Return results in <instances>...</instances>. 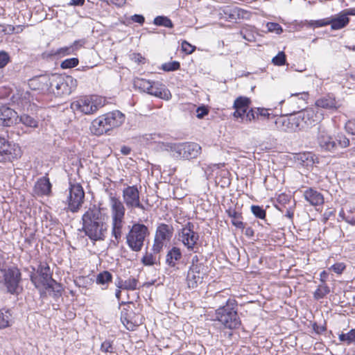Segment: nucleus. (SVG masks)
I'll return each mask as SVG.
<instances>
[{
	"label": "nucleus",
	"instance_id": "1",
	"mask_svg": "<svg viewBox=\"0 0 355 355\" xmlns=\"http://www.w3.org/2000/svg\"><path fill=\"white\" fill-rule=\"evenodd\" d=\"M108 216L96 205L90 207L83 215L82 230L93 242L104 241L108 228Z\"/></svg>",
	"mask_w": 355,
	"mask_h": 355
},
{
	"label": "nucleus",
	"instance_id": "2",
	"mask_svg": "<svg viewBox=\"0 0 355 355\" xmlns=\"http://www.w3.org/2000/svg\"><path fill=\"white\" fill-rule=\"evenodd\" d=\"M41 89L57 96L69 95L77 87V80L71 76L58 73L38 78Z\"/></svg>",
	"mask_w": 355,
	"mask_h": 355
},
{
	"label": "nucleus",
	"instance_id": "3",
	"mask_svg": "<svg viewBox=\"0 0 355 355\" xmlns=\"http://www.w3.org/2000/svg\"><path fill=\"white\" fill-rule=\"evenodd\" d=\"M238 303L234 299L229 298L225 304L220 306L215 312L216 320L225 328L237 329L241 325V320L237 312Z\"/></svg>",
	"mask_w": 355,
	"mask_h": 355
},
{
	"label": "nucleus",
	"instance_id": "4",
	"mask_svg": "<svg viewBox=\"0 0 355 355\" xmlns=\"http://www.w3.org/2000/svg\"><path fill=\"white\" fill-rule=\"evenodd\" d=\"M318 141L322 150L330 152H335L339 148H344L349 146V139L345 135L338 134L336 137L334 138L320 126L319 127Z\"/></svg>",
	"mask_w": 355,
	"mask_h": 355
},
{
	"label": "nucleus",
	"instance_id": "5",
	"mask_svg": "<svg viewBox=\"0 0 355 355\" xmlns=\"http://www.w3.org/2000/svg\"><path fill=\"white\" fill-rule=\"evenodd\" d=\"M322 117V114L318 110V108H309L298 112L293 115V123H295V128L297 130L311 128L320 123Z\"/></svg>",
	"mask_w": 355,
	"mask_h": 355
},
{
	"label": "nucleus",
	"instance_id": "6",
	"mask_svg": "<svg viewBox=\"0 0 355 355\" xmlns=\"http://www.w3.org/2000/svg\"><path fill=\"white\" fill-rule=\"evenodd\" d=\"M126 235V243L134 252H139L144 245L145 238L149 234L148 227L141 223H134Z\"/></svg>",
	"mask_w": 355,
	"mask_h": 355
},
{
	"label": "nucleus",
	"instance_id": "7",
	"mask_svg": "<svg viewBox=\"0 0 355 355\" xmlns=\"http://www.w3.org/2000/svg\"><path fill=\"white\" fill-rule=\"evenodd\" d=\"M103 106V101L98 96H84L71 103V108L74 112L85 114H92Z\"/></svg>",
	"mask_w": 355,
	"mask_h": 355
},
{
	"label": "nucleus",
	"instance_id": "8",
	"mask_svg": "<svg viewBox=\"0 0 355 355\" xmlns=\"http://www.w3.org/2000/svg\"><path fill=\"white\" fill-rule=\"evenodd\" d=\"M123 203L128 209L132 211L139 209L143 211L146 207L140 200V191L137 185L127 186L122 191Z\"/></svg>",
	"mask_w": 355,
	"mask_h": 355
},
{
	"label": "nucleus",
	"instance_id": "9",
	"mask_svg": "<svg viewBox=\"0 0 355 355\" xmlns=\"http://www.w3.org/2000/svg\"><path fill=\"white\" fill-rule=\"evenodd\" d=\"M20 157L19 146L0 136V162H12Z\"/></svg>",
	"mask_w": 355,
	"mask_h": 355
},
{
	"label": "nucleus",
	"instance_id": "10",
	"mask_svg": "<svg viewBox=\"0 0 355 355\" xmlns=\"http://www.w3.org/2000/svg\"><path fill=\"white\" fill-rule=\"evenodd\" d=\"M85 192L80 184H70L67 197V209L72 213L78 212L84 202Z\"/></svg>",
	"mask_w": 355,
	"mask_h": 355
},
{
	"label": "nucleus",
	"instance_id": "11",
	"mask_svg": "<svg viewBox=\"0 0 355 355\" xmlns=\"http://www.w3.org/2000/svg\"><path fill=\"white\" fill-rule=\"evenodd\" d=\"M174 148L175 153L172 154V156L176 159H194L197 157L201 152L200 146L193 142L176 144Z\"/></svg>",
	"mask_w": 355,
	"mask_h": 355
},
{
	"label": "nucleus",
	"instance_id": "12",
	"mask_svg": "<svg viewBox=\"0 0 355 355\" xmlns=\"http://www.w3.org/2000/svg\"><path fill=\"white\" fill-rule=\"evenodd\" d=\"M31 281L37 288L46 287L53 283L54 279L52 278L49 266L46 263H40L36 273L31 275Z\"/></svg>",
	"mask_w": 355,
	"mask_h": 355
},
{
	"label": "nucleus",
	"instance_id": "13",
	"mask_svg": "<svg viewBox=\"0 0 355 355\" xmlns=\"http://www.w3.org/2000/svg\"><path fill=\"white\" fill-rule=\"evenodd\" d=\"M194 229L193 223L188 222L185 224L180 231V240L187 248L188 250L196 252L194 248L199 240V234L194 231Z\"/></svg>",
	"mask_w": 355,
	"mask_h": 355
},
{
	"label": "nucleus",
	"instance_id": "14",
	"mask_svg": "<svg viewBox=\"0 0 355 355\" xmlns=\"http://www.w3.org/2000/svg\"><path fill=\"white\" fill-rule=\"evenodd\" d=\"M4 284L8 292L14 294L17 293L19 284L21 280V272L16 268H9L4 272Z\"/></svg>",
	"mask_w": 355,
	"mask_h": 355
},
{
	"label": "nucleus",
	"instance_id": "15",
	"mask_svg": "<svg viewBox=\"0 0 355 355\" xmlns=\"http://www.w3.org/2000/svg\"><path fill=\"white\" fill-rule=\"evenodd\" d=\"M207 275V268L189 269L187 276V283L189 288H195L202 282L204 277Z\"/></svg>",
	"mask_w": 355,
	"mask_h": 355
},
{
	"label": "nucleus",
	"instance_id": "16",
	"mask_svg": "<svg viewBox=\"0 0 355 355\" xmlns=\"http://www.w3.org/2000/svg\"><path fill=\"white\" fill-rule=\"evenodd\" d=\"M132 305V303H128L126 307H124L121 312V320L126 329L130 331H134L137 326Z\"/></svg>",
	"mask_w": 355,
	"mask_h": 355
},
{
	"label": "nucleus",
	"instance_id": "17",
	"mask_svg": "<svg viewBox=\"0 0 355 355\" xmlns=\"http://www.w3.org/2000/svg\"><path fill=\"white\" fill-rule=\"evenodd\" d=\"M19 115L14 110L7 106L0 107V125L11 126L17 123Z\"/></svg>",
	"mask_w": 355,
	"mask_h": 355
},
{
	"label": "nucleus",
	"instance_id": "18",
	"mask_svg": "<svg viewBox=\"0 0 355 355\" xmlns=\"http://www.w3.org/2000/svg\"><path fill=\"white\" fill-rule=\"evenodd\" d=\"M109 198L111 207L112 219L124 218L126 207L125 204L112 193L110 194Z\"/></svg>",
	"mask_w": 355,
	"mask_h": 355
},
{
	"label": "nucleus",
	"instance_id": "19",
	"mask_svg": "<svg viewBox=\"0 0 355 355\" xmlns=\"http://www.w3.org/2000/svg\"><path fill=\"white\" fill-rule=\"evenodd\" d=\"M105 124L109 130L120 126L125 121V115L119 110H114L103 114Z\"/></svg>",
	"mask_w": 355,
	"mask_h": 355
},
{
	"label": "nucleus",
	"instance_id": "20",
	"mask_svg": "<svg viewBox=\"0 0 355 355\" xmlns=\"http://www.w3.org/2000/svg\"><path fill=\"white\" fill-rule=\"evenodd\" d=\"M305 200L312 206H318L324 203L323 195L313 188H309L303 193Z\"/></svg>",
	"mask_w": 355,
	"mask_h": 355
},
{
	"label": "nucleus",
	"instance_id": "21",
	"mask_svg": "<svg viewBox=\"0 0 355 355\" xmlns=\"http://www.w3.org/2000/svg\"><path fill=\"white\" fill-rule=\"evenodd\" d=\"M148 94L166 100H168L171 96L169 90L159 82H153L152 87H150Z\"/></svg>",
	"mask_w": 355,
	"mask_h": 355
},
{
	"label": "nucleus",
	"instance_id": "22",
	"mask_svg": "<svg viewBox=\"0 0 355 355\" xmlns=\"http://www.w3.org/2000/svg\"><path fill=\"white\" fill-rule=\"evenodd\" d=\"M315 108H323L326 110H336L338 107V102L335 97L331 94H327L315 101Z\"/></svg>",
	"mask_w": 355,
	"mask_h": 355
},
{
	"label": "nucleus",
	"instance_id": "23",
	"mask_svg": "<svg viewBox=\"0 0 355 355\" xmlns=\"http://www.w3.org/2000/svg\"><path fill=\"white\" fill-rule=\"evenodd\" d=\"M276 128L282 131H297L295 123H293V116L290 118L280 116L277 117L275 121Z\"/></svg>",
	"mask_w": 355,
	"mask_h": 355
},
{
	"label": "nucleus",
	"instance_id": "24",
	"mask_svg": "<svg viewBox=\"0 0 355 355\" xmlns=\"http://www.w3.org/2000/svg\"><path fill=\"white\" fill-rule=\"evenodd\" d=\"M103 118V116L101 115L92 122L90 130L92 134L99 136L110 131L107 125L105 124Z\"/></svg>",
	"mask_w": 355,
	"mask_h": 355
},
{
	"label": "nucleus",
	"instance_id": "25",
	"mask_svg": "<svg viewBox=\"0 0 355 355\" xmlns=\"http://www.w3.org/2000/svg\"><path fill=\"white\" fill-rule=\"evenodd\" d=\"M173 234V227L172 225L162 223L156 230L155 237L162 241H170Z\"/></svg>",
	"mask_w": 355,
	"mask_h": 355
},
{
	"label": "nucleus",
	"instance_id": "26",
	"mask_svg": "<svg viewBox=\"0 0 355 355\" xmlns=\"http://www.w3.org/2000/svg\"><path fill=\"white\" fill-rule=\"evenodd\" d=\"M35 191L37 195L48 196L51 192V184L46 177L40 178L35 185Z\"/></svg>",
	"mask_w": 355,
	"mask_h": 355
},
{
	"label": "nucleus",
	"instance_id": "27",
	"mask_svg": "<svg viewBox=\"0 0 355 355\" xmlns=\"http://www.w3.org/2000/svg\"><path fill=\"white\" fill-rule=\"evenodd\" d=\"M124 218L112 219V236L114 238L116 245H118L122 239L123 227L124 225Z\"/></svg>",
	"mask_w": 355,
	"mask_h": 355
},
{
	"label": "nucleus",
	"instance_id": "28",
	"mask_svg": "<svg viewBox=\"0 0 355 355\" xmlns=\"http://www.w3.org/2000/svg\"><path fill=\"white\" fill-rule=\"evenodd\" d=\"M182 258V252L180 248L173 247L167 253L166 262L170 267H175Z\"/></svg>",
	"mask_w": 355,
	"mask_h": 355
},
{
	"label": "nucleus",
	"instance_id": "29",
	"mask_svg": "<svg viewBox=\"0 0 355 355\" xmlns=\"http://www.w3.org/2000/svg\"><path fill=\"white\" fill-rule=\"evenodd\" d=\"M331 29L338 30L344 28L349 21L348 17L345 13L339 15L338 17L329 20Z\"/></svg>",
	"mask_w": 355,
	"mask_h": 355
},
{
	"label": "nucleus",
	"instance_id": "30",
	"mask_svg": "<svg viewBox=\"0 0 355 355\" xmlns=\"http://www.w3.org/2000/svg\"><path fill=\"white\" fill-rule=\"evenodd\" d=\"M225 18L230 21H236L243 17L244 10L239 8H227L224 10Z\"/></svg>",
	"mask_w": 355,
	"mask_h": 355
},
{
	"label": "nucleus",
	"instance_id": "31",
	"mask_svg": "<svg viewBox=\"0 0 355 355\" xmlns=\"http://www.w3.org/2000/svg\"><path fill=\"white\" fill-rule=\"evenodd\" d=\"M18 120L26 127L36 128L38 127V119L37 117L23 113L19 116Z\"/></svg>",
	"mask_w": 355,
	"mask_h": 355
},
{
	"label": "nucleus",
	"instance_id": "32",
	"mask_svg": "<svg viewBox=\"0 0 355 355\" xmlns=\"http://www.w3.org/2000/svg\"><path fill=\"white\" fill-rule=\"evenodd\" d=\"M138 280L135 278H130L127 280L123 281L120 278L117 282L115 283L119 288L125 290H136L137 288Z\"/></svg>",
	"mask_w": 355,
	"mask_h": 355
},
{
	"label": "nucleus",
	"instance_id": "33",
	"mask_svg": "<svg viewBox=\"0 0 355 355\" xmlns=\"http://www.w3.org/2000/svg\"><path fill=\"white\" fill-rule=\"evenodd\" d=\"M12 313L10 310L0 311V329H4L10 325Z\"/></svg>",
	"mask_w": 355,
	"mask_h": 355
},
{
	"label": "nucleus",
	"instance_id": "34",
	"mask_svg": "<svg viewBox=\"0 0 355 355\" xmlns=\"http://www.w3.org/2000/svg\"><path fill=\"white\" fill-rule=\"evenodd\" d=\"M153 82L144 78H137L134 82V85L136 88L144 92L148 93L150 87H152Z\"/></svg>",
	"mask_w": 355,
	"mask_h": 355
},
{
	"label": "nucleus",
	"instance_id": "35",
	"mask_svg": "<svg viewBox=\"0 0 355 355\" xmlns=\"http://www.w3.org/2000/svg\"><path fill=\"white\" fill-rule=\"evenodd\" d=\"M228 216L232 218V223L233 225L239 229H245V223L240 220L241 217L240 213H238L235 210L229 211Z\"/></svg>",
	"mask_w": 355,
	"mask_h": 355
},
{
	"label": "nucleus",
	"instance_id": "36",
	"mask_svg": "<svg viewBox=\"0 0 355 355\" xmlns=\"http://www.w3.org/2000/svg\"><path fill=\"white\" fill-rule=\"evenodd\" d=\"M330 293L329 287L325 284H320L313 293L314 298L316 300L322 299L325 295Z\"/></svg>",
	"mask_w": 355,
	"mask_h": 355
},
{
	"label": "nucleus",
	"instance_id": "37",
	"mask_svg": "<svg viewBox=\"0 0 355 355\" xmlns=\"http://www.w3.org/2000/svg\"><path fill=\"white\" fill-rule=\"evenodd\" d=\"M250 103V98H248L247 97L239 96L234 101L233 107L234 109L239 108V109L245 110L247 112Z\"/></svg>",
	"mask_w": 355,
	"mask_h": 355
},
{
	"label": "nucleus",
	"instance_id": "38",
	"mask_svg": "<svg viewBox=\"0 0 355 355\" xmlns=\"http://www.w3.org/2000/svg\"><path fill=\"white\" fill-rule=\"evenodd\" d=\"M153 24L156 26H164L166 28H173L172 21L166 16H157L154 19Z\"/></svg>",
	"mask_w": 355,
	"mask_h": 355
},
{
	"label": "nucleus",
	"instance_id": "39",
	"mask_svg": "<svg viewBox=\"0 0 355 355\" xmlns=\"http://www.w3.org/2000/svg\"><path fill=\"white\" fill-rule=\"evenodd\" d=\"M338 338L340 341L346 343L347 345L355 343V329H352L346 334H340Z\"/></svg>",
	"mask_w": 355,
	"mask_h": 355
},
{
	"label": "nucleus",
	"instance_id": "40",
	"mask_svg": "<svg viewBox=\"0 0 355 355\" xmlns=\"http://www.w3.org/2000/svg\"><path fill=\"white\" fill-rule=\"evenodd\" d=\"M46 289H51L53 292V297L54 299H58L62 295V286L60 284H58L55 280L53 281V283H51L46 287Z\"/></svg>",
	"mask_w": 355,
	"mask_h": 355
},
{
	"label": "nucleus",
	"instance_id": "41",
	"mask_svg": "<svg viewBox=\"0 0 355 355\" xmlns=\"http://www.w3.org/2000/svg\"><path fill=\"white\" fill-rule=\"evenodd\" d=\"M112 275L109 271H103L96 277V283L98 284H105L112 281Z\"/></svg>",
	"mask_w": 355,
	"mask_h": 355
},
{
	"label": "nucleus",
	"instance_id": "42",
	"mask_svg": "<svg viewBox=\"0 0 355 355\" xmlns=\"http://www.w3.org/2000/svg\"><path fill=\"white\" fill-rule=\"evenodd\" d=\"M297 159L303 164L309 166L313 163V155L310 153L300 154Z\"/></svg>",
	"mask_w": 355,
	"mask_h": 355
},
{
	"label": "nucleus",
	"instance_id": "43",
	"mask_svg": "<svg viewBox=\"0 0 355 355\" xmlns=\"http://www.w3.org/2000/svg\"><path fill=\"white\" fill-rule=\"evenodd\" d=\"M251 211L254 216L258 218L264 219L266 218V211L262 207L259 205H252Z\"/></svg>",
	"mask_w": 355,
	"mask_h": 355
},
{
	"label": "nucleus",
	"instance_id": "44",
	"mask_svg": "<svg viewBox=\"0 0 355 355\" xmlns=\"http://www.w3.org/2000/svg\"><path fill=\"white\" fill-rule=\"evenodd\" d=\"M78 62V59L76 58H68L62 62L60 67L62 69H71L76 67Z\"/></svg>",
	"mask_w": 355,
	"mask_h": 355
},
{
	"label": "nucleus",
	"instance_id": "45",
	"mask_svg": "<svg viewBox=\"0 0 355 355\" xmlns=\"http://www.w3.org/2000/svg\"><path fill=\"white\" fill-rule=\"evenodd\" d=\"M176 144H172V143H165V142H159L157 145V150L163 151H171L172 154L175 153V148Z\"/></svg>",
	"mask_w": 355,
	"mask_h": 355
},
{
	"label": "nucleus",
	"instance_id": "46",
	"mask_svg": "<svg viewBox=\"0 0 355 355\" xmlns=\"http://www.w3.org/2000/svg\"><path fill=\"white\" fill-rule=\"evenodd\" d=\"M180 67V64L178 61L166 62L162 65V69L165 71H174L179 69Z\"/></svg>",
	"mask_w": 355,
	"mask_h": 355
},
{
	"label": "nucleus",
	"instance_id": "47",
	"mask_svg": "<svg viewBox=\"0 0 355 355\" xmlns=\"http://www.w3.org/2000/svg\"><path fill=\"white\" fill-rule=\"evenodd\" d=\"M113 341L105 340L101 343V351L104 353H114Z\"/></svg>",
	"mask_w": 355,
	"mask_h": 355
},
{
	"label": "nucleus",
	"instance_id": "48",
	"mask_svg": "<svg viewBox=\"0 0 355 355\" xmlns=\"http://www.w3.org/2000/svg\"><path fill=\"white\" fill-rule=\"evenodd\" d=\"M10 62L9 54L5 51H0V69H3Z\"/></svg>",
	"mask_w": 355,
	"mask_h": 355
},
{
	"label": "nucleus",
	"instance_id": "49",
	"mask_svg": "<svg viewBox=\"0 0 355 355\" xmlns=\"http://www.w3.org/2000/svg\"><path fill=\"white\" fill-rule=\"evenodd\" d=\"M272 62L275 65L282 66L286 62V55L284 52H279L276 56L272 59Z\"/></svg>",
	"mask_w": 355,
	"mask_h": 355
},
{
	"label": "nucleus",
	"instance_id": "50",
	"mask_svg": "<svg viewBox=\"0 0 355 355\" xmlns=\"http://www.w3.org/2000/svg\"><path fill=\"white\" fill-rule=\"evenodd\" d=\"M267 27L270 32H275L277 34H280L283 32L282 26L277 23L268 22Z\"/></svg>",
	"mask_w": 355,
	"mask_h": 355
},
{
	"label": "nucleus",
	"instance_id": "51",
	"mask_svg": "<svg viewBox=\"0 0 355 355\" xmlns=\"http://www.w3.org/2000/svg\"><path fill=\"white\" fill-rule=\"evenodd\" d=\"M58 56H63L73 53V46H65L56 49Z\"/></svg>",
	"mask_w": 355,
	"mask_h": 355
},
{
	"label": "nucleus",
	"instance_id": "52",
	"mask_svg": "<svg viewBox=\"0 0 355 355\" xmlns=\"http://www.w3.org/2000/svg\"><path fill=\"white\" fill-rule=\"evenodd\" d=\"M141 261L145 266H153L155 262V259L153 254L146 253L143 257Z\"/></svg>",
	"mask_w": 355,
	"mask_h": 355
},
{
	"label": "nucleus",
	"instance_id": "53",
	"mask_svg": "<svg viewBox=\"0 0 355 355\" xmlns=\"http://www.w3.org/2000/svg\"><path fill=\"white\" fill-rule=\"evenodd\" d=\"M195 267H197L198 268H207L206 266L203 264V263L199 261V258L197 255H194L192 257L191 266H189V269H194Z\"/></svg>",
	"mask_w": 355,
	"mask_h": 355
},
{
	"label": "nucleus",
	"instance_id": "54",
	"mask_svg": "<svg viewBox=\"0 0 355 355\" xmlns=\"http://www.w3.org/2000/svg\"><path fill=\"white\" fill-rule=\"evenodd\" d=\"M164 246V241L155 237L154 243L153 245V251L155 254H158L161 252Z\"/></svg>",
	"mask_w": 355,
	"mask_h": 355
},
{
	"label": "nucleus",
	"instance_id": "55",
	"mask_svg": "<svg viewBox=\"0 0 355 355\" xmlns=\"http://www.w3.org/2000/svg\"><path fill=\"white\" fill-rule=\"evenodd\" d=\"M196 49V46H192L187 41H183L182 42V50L185 52L187 54L192 53Z\"/></svg>",
	"mask_w": 355,
	"mask_h": 355
},
{
	"label": "nucleus",
	"instance_id": "56",
	"mask_svg": "<svg viewBox=\"0 0 355 355\" xmlns=\"http://www.w3.org/2000/svg\"><path fill=\"white\" fill-rule=\"evenodd\" d=\"M196 116L198 118V119H202L204 118L206 115L208 114L209 113V110L207 109V107L202 105V106H200L198 107L197 109H196Z\"/></svg>",
	"mask_w": 355,
	"mask_h": 355
},
{
	"label": "nucleus",
	"instance_id": "57",
	"mask_svg": "<svg viewBox=\"0 0 355 355\" xmlns=\"http://www.w3.org/2000/svg\"><path fill=\"white\" fill-rule=\"evenodd\" d=\"M346 131L352 135H355V120H349L345 124Z\"/></svg>",
	"mask_w": 355,
	"mask_h": 355
},
{
	"label": "nucleus",
	"instance_id": "58",
	"mask_svg": "<svg viewBox=\"0 0 355 355\" xmlns=\"http://www.w3.org/2000/svg\"><path fill=\"white\" fill-rule=\"evenodd\" d=\"M329 24L328 19L311 21L310 25L313 27H322Z\"/></svg>",
	"mask_w": 355,
	"mask_h": 355
},
{
	"label": "nucleus",
	"instance_id": "59",
	"mask_svg": "<svg viewBox=\"0 0 355 355\" xmlns=\"http://www.w3.org/2000/svg\"><path fill=\"white\" fill-rule=\"evenodd\" d=\"M331 269L337 274H340L345 269V265L343 263H336L331 266Z\"/></svg>",
	"mask_w": 355,
	"mask_h": 355
},
{
	"label": "nucleus",
	"instance_id": "60",
	"mask_svg": "<svg viewBox=\"0 0 355 355\" xmlns=\"http://www.w3.org/2000/svg\"><path fill=\"white\" fill-rule=\"evenodd\" d=\"M240 35L246 41L252 42L254 40V36L246 30L245 31L241 30L240 32Z\"/></svg>",
	"mask_w": 355,
	"mask_h": 355
},
{
	"label": "nucleus",
	"instance_id": "61",
	"mask_svg": "<svg viewBox=\"0 0 355 355\" xmlns=\"http://www.w3.org/2000/svg\"><path fill=\"white\" fill-rule=\"evenodd\" d=\"M55 56H58L56 49H51L49 51L44 52L42 54V57L44 59H46V60L52 59Z\"/></svg>",
	"mask_w": 355,
	"mask_h": 355
},
{
	"label": "nucleus",
	"instance_id": "62",
	"mask_svg": "<svg viewBox=\"0 0 355 355\" xmlns=\"http://www.w3.org/2000/svg\"><path fill=\"white\" fill-rule=\"evenodd\" d=\"M257 116H267L268 119L270 118V114L269 113V110L266 108H260L258 107L256 109Z\"/></svg>",
	"mask_w": 355,
	"mask_h": 355
},
{
	"label": "nucleus",
	"instance_id": "63",
	"mask_svg": "<svg viewBox=\"0 0 355 355\" xmlns=\"http://www.w3.org/2000/svg\"><path fill=\"white\" fill-rule=\"evenodd\" d=\"M235 111L233 113V116L235 117V118H241V119H243L245 117V114H246V111L245 110H242V109H234Z\"/></svg>",
	"mask_w": 355,
	"mask_h": 355
},
{
	"label": "nucleus",
	"instance_id": "64",
	"mask_svg": "<svg viewBox=\"0 0 355 355\" xmlns=\"http://www.w3.org/2000/svg\"><path fill=\"white\" fill-rule=\"evenodd\" d=\"M131 19L134 22H137L139 24H143L145 21V18L141 15L135 14L131 17Z\"/></svg>",
	"mask_w": 355,
	"mask_h": 355
}]
</instances>
